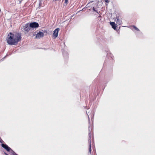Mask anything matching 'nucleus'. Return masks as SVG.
Masks as SVG:
<instances>
[{"label": "nucleus", "mask_w": 155, "mask_h": 155, "mask_svg": "<svg viewBox=\"0 0 155 155\" xmlns=\"http://www.w3.org/2000/svg\"><path fill=\"white\" fill-rule=\"evenodd\" d=\"M110 25L112 26V28H113L114 29L116 30L117 28V26L115 24V23L114 22H110Z\"/></svg>", "instance_id": "8"}, {"label": "nucleus", "mask_w": 155, "mask_h": 155, "mask_svg": "<svg viewBox=\"0 0 155 155\" xmlns=\"http://www.w3.org/2000/svg\"><path fill=\"white\" fill-rule=\"evenodd\" d=\"M2 146L5 149L8 151H9L11 149L10 148L8 147L6 145L4 144H2Z\"/></svg>", "instance_id": "9"}, {"label": "nucleus", "mask_w": 155, "mask_h": 155, "mask_svg": "<svg viewBox=\"0 0 155 155\" xmlns=\"http://www.w3.org/2000/svg\"><path fill=\"white\" fill-rule=\"evenodd\" d=\"M92 9H93V10L94 11H95V12H97V13H98V12L96 10H95V8H94V7H93V8Z\"/></svg>", "instance_id": "12"}, {"label": "nucleus", "mask_w": 155, "mask_h": 155, "mask_svg": "<svg viewBox=\"0 0 155 155\" xmlns=\"http://www.w3.org/2000/svg\"><path fill=\"white\" fill-rule=\"evenodd\" d=\"M105 2L107 3H108L109 2V0H104Z\"/></svg>", "instance_id": "13"}, {"label": "nucleus", "mask_w": 155, "mask_h": 155, "mask_svg": "<svg viewBox=\"0 0 155 155\" xmlns=\"http://www.w3.org/2000/svg\"><path fill=\"white\" fill-rule=\"evenodd\" d=\"M68 0H65V3L66 4H67L68 2Z\"/></svg>", "instance_id": "14"}, {"label": "nucleus", "mask_w": 155, "mask_h": 155, "mask_svg": "<svg viewBox=\"0 0 155 155\" xmlns=\"http://www.w3.org/2000/svg\"><path fill=\"white\" fill-rule=\"evenodd\" d=\"M134 29L135 30H136L137 31H139V29L137 27H136V26H134Z\"/></svg>", "instance_id": "11"}, {"label": "nucleus", "mask_w": 155, "mask_h": 155, "mask_svg": "<svg viewBox=\"0 0 155 155\" xmlns=\"http://www.w3.org/2000/svg\"><path fill=\"white\" fill-rule=\"evenodd\" d=\"M89 150L90 153H91V140L89 139Z\"/></svg>", "instance_id": "10"}, {"label": "nucleus", "mask_w": 155, "mask_h": 155, "mask_svg": "<svg viewBox=\"0 0 155 155\" xmlns=\"http://www.w3.org/2000/svg\"><path fill=\"white\" fill-rule=\"evenodd\" d=\"M5 154L6 155H8V154H7L6 153H5Z\"/></svg>", "instance_id": "15"}, {"label": "nucleus", "mask_w": 155, "mask_h": 155, "mask_svg": "<svg viewBox=\"0 0 155 155\" xmlns=\"http://www.w3.org/2000/svg\"><path fill=\"white\" fill-rule=\"evenodd\" d=\"M115 21L116 22L117 24L120 25L122 22L121 17L119 16H117L115 19Z\"/></svg>", "instance_id": "3"}, {"label": "nucleus", "mask_w": 155, "mask_h": 155, "mask_svg": "<svg viewBox=\"0 0 155 155\" xmlns=\"http://www.w3.org/2000/svg\"><path fill=\"white\" fill-rule=\"evenodd\" d=\"M20 39H7V42L8 44L15 45L19 41Z\"/></svg>", "instance_id": "2"}, {"label": "nucleus", "mask_w": 155, "mask_h": 155, "mask_svg": "<svg viewBox=\"0 0 155 155\" xmlns=\"http://www.w3.org/2000/svg\"><path fill=\"white\" fill-rule=\"evenodd\" d=\"M30 27L28 26V25H25L24 26V30L25 31L28 32L30 30Z\"/></svg>", "instance_id": "7"}, {"label": "nucleus", "mask_w": 155, "mask_h": 155, "mask_svg": "<svg viewBox=\"0 0 155 155\" xmlns=\"http://www.w3.org/2000/svg\"><path fill=\"white\" fill-rule=\"evenodd\" d=\"M59 30V28H57L55 29L54 31L53 36L54 38H56L58 36V31Z\"/></svg>", "instance_id": "6"}, {"label": "nucleus", "mask_w": 155, "mask_h": 155, "mask_svg": "<svg viewBox=\"0 0 155 155\" xmlns=\"http://www.w3.org/2000/svg\"><path fill=\"white\" fill-rule=\"evenodd\" d=\"M38 24L36 22H33L29 24V27L30 28H37L39 27Z\"/></svg>", "instance_id": "4"}, {"label": "nucleus", "mask_w": 155, "mask_h": 155, "mask_svg": "<svg viewBox=\"0 0 155 155\" xmlns=\"http://www.w3.org/2000/svg\"><path fill=\"white\" fill-rule=\"evenodd\" d=\"M35 32V34H36V38H42L44 35V34L43 32L39 31V32Z\"/></svg>", "instance_id": "5"}, {"label": "nucleus", "mask_w": 155, "mask_h": 155, "mask_svg": "<svg viewBox=\"0 0 155 155\" xmlns=\"http://www.w3.org/2000/svg\"><path fill=\"white\" fill-rule=\"evenodd\" d=\"M21 35L20 33H16L15 35L10 33L8 35V39H21Z\"/></svg>", "instance_id": "1"}]
</instances>
